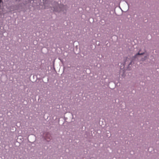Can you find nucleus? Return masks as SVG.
Segmentation results:
<instances>
[{
    "mask_svg": "<svg viewBox=\"0 0 159 159\" xmlns=\"http://www.w3.org/2000/svg\"><path fill=\"white\" fill-rule=\"evenodd\" d=\"M131 63H132V61H131V62H130V63L129 64V65H130L131 64Z\"/></svg>",
    "mask_w": 159,
    "mask_h": 159,
    "instance_id": "4",
    "label": "nucleus"
},
{
    "mask_svg": "<svg viewBox=\"0 0 159 159\" xmlns=\"http://www.w3.org/2000/svg\"><path fill=\"white\" fill-rule=\"evenodd\" d=\"M65 6L63 4L59 5L57 2L55 3V5L53 6V10L56 12H59L64 11Z\"/></svg>",
    "mask_w": 159,
    "mask_h": 159,
    "instance_id": "1",
    "label": "nucleus"
},
{
    "mask_svg": "<svg viewBox=\"0 0 159 159\" xmlns=\"http://www.w3.org/2000/svg\"><path fill=\"white\" fill-rule=\"evenodd\" d=\"M140 50L139 52L136 54L134 56V58H137V57H138V55H143V54H144V52H142V53H140Z\"/></svg>",
    "mask_w": 159,
    "mask_h": 159,
    "instance_id": "2",
    "label": "nucleus"
},
{
    "mask_svg": "<svg viewBox=\"0 0 159 159\" xmlns=\"http://www.w3.org/2000/svg\"><path fill=\"white\" fill-rule=\"evenodd\" d=\"M145 57V58L144 59H143H143H142V60L143 61H144V60H145L146 59V58L147 57L145 56V57Z\"/></svg>",
    "mask_w": 159,
    "mask_h": 159,
    "instance_id": "3",
    "label": "nucleus"
}]
</instances>
